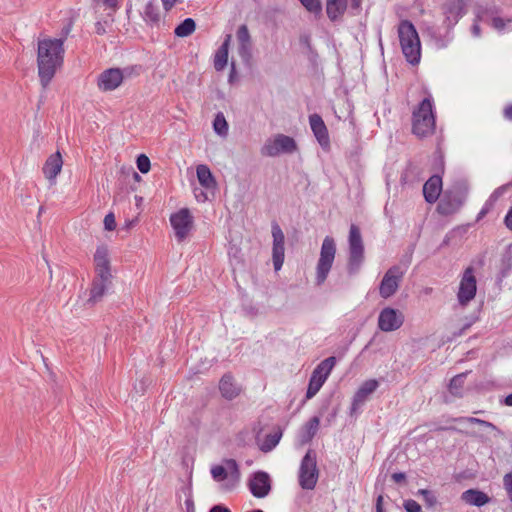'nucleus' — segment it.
<instances>
[{"label":"nucleus","instance_id":"obj_6","mask_svg":"<svg viewBox=\"0 0 512 512\" xmlns=\"http://www.w3.org/2000/svg\"><path fill=\"white\" fill-rule=\"evenodd\" d=\"M298 149L296 141L287 135L276 134L266 140L261 148V154L268 157H276L280 154H292Z\"/></svg>","mask_w":512,"mask_h":512},{"label":"nucleus","instance_id":"obj_29","mask_svg":"<svg viewBox=\"0 0 512 512\" xmlns=\"http://www.w3.org/2000/svg\"><path fill=\"white\" fill-rule=\"evenodd\" d=\"M238 42V52L240 56L246 63H249L252 57V41L250 34H239Z\"/></svg>","mask_w":512,"mask_h":512},{"label":"nucleus","instance_id":"obj_58","mask_svg":"<svg viewBox=\"0 0 512 512\" xmlns=\"http://www.w3.org/2000/svg\"><path fill=\"white\" fill-rule=\"evenodd\" d=\"M178 36H187L188 34H184V33H181V34H177Z\"/></svg>","mask_w":512,"mask_h":512},{"label":"nucleus","instance_id":"obj_36","mask_svg":"<svg viewBox=\"0 0 512 512\" xmlns=\"http://www.w3.org/2000/svg\"><path fill=\"white\" fill-rule=\"evenodd\" d=\"M417 494L423 497L427 507L432 508L437 504V498L432 491L428 489H420Z\"/></svg>","mask_w":512,"mask_h":512},{"label":"nucleus","instance_id":"obj_45","mask_svg":"<svg viewBox=\"0 0 512 512\" xmlns=\"http://www.w3.org/2000/svg\"><path fill=\"white\" fill-rule=\"evenodd\" d=\"M98 5H102L107 9H116L118 7V0H95Z\"/></svg>","mask_w":512,"mask_h":512},{"label":"nucleus","instance_id":"obj_47","mask_svg":"<svg viewBox=\"0 0 512 512\" xmlns=\"http://www.w3.org/2000/svg\"><path fill=\"white\" fill-rule=\"evenodd\" d=\"M383 495H379L376 499V512H384L383 511Z\"/></svg>","mask_w":512,"mask_h":512},{"label":"nucleus","instance_id":"obj_21","mask_svg":"<svg viewBox=\"0 0 512 512\" xmlns=\"http://www.w3.org/2000/svg\"><path fill=\"white\" fill-rule=\"evenodd\" d=\"M219 390L222 397L233 400L240 395L242 389L231 374H224L219 382Z\"/></svg>","mask_w":512,"mask_h":512},{"label":"nucleus","instance_id":"obj_37","mask_svg":"<svg viewBox=\"0 0 512 512\" xmlns=\"http://www.w3.org/2000/svg\"><path fill=\"white\" fill-rule=\"evenodd\" d=\"M196 23L192 18H186L174 30V32H194Z\"/></svg>","mask_w":512,"mask_h":512},{"label":"nucleus","instance_id":"obj_56","mask_svg":"<svg viewBox=\"0 0 512 512\" xmlns=\"http://www.w3.org/2000/svg\"><path fill=\"white\" fill-rule=\"evenodd\" d=\"M301 42L305 43V44H308V37L307 36H304L302 39H301Z\"/></svg>","mask_w":512,"mask_h":512},{"label":"nucleus","instance_id":"obj_3","mask_svg":"<svg viewBox=\"0 0 512 512\" xmlns=\"http://www.w3.org/2000/svg\"><path fill=\"white\" fill-rule=\"evenodd\" d=\"M349 258H348V272L354 274L359 271L364 262V243L360 229L355 224L350 226L349 237Z\"/></svg>","mask_w":512,"mask_h":512},{"label":"nucleus","instance_id":"obj_1","mask_svg":"<svg viewBox=\"0 0 512 512\" xmlns=\"http://www.w3.org/2000/svg\"><path fill=\"white\" fill-rule=\"evenodd\" d=\"M64 38L45 36L38 39L37 67L41 86L45 89L63 64Z\"/></svg>","mask_w":512,"mask_h":512},{"label":"nucleus","instance_id":"obj_14","mask_svg":"<svg viewBox=\"0 0 512 512\" xmlns=\"http://www.w3.org/2000/svg\"><path fill=\"white\" fill-rule=\"evenodd\" d=\"M272 237H273V248H272V258L273 265L276 271H279L284 262L285 256V248L284 241L285 236L277 223L272 224Z\"/></svg>","mask_w":512,"mask_h":512},{"label":"nucleus","instance_id":"obj_8","mask_svg":"<svg viewBox=\"0 0 512 512\" xmlns=\"http://www.w3.org/2000/svg\"><path fill=\"white\" fill-rule=\"evenodd\" d=\"M319 471L316 455L309 450L303 457L299 468V484L303 489L312 490L317 484Z\"/></svg>","mask_w":512,"mask_h":512},{"label":"nucleus","instance_id":"obj_18","mask_svg":"<svg viewBox=\"0 0 512 512\" xmlns=\"http://www.w3.org/2000/svg\"><path fill=\"white\" fill-rule=\"evenodd\" d=\"M249 489L256 498H264L271 490L270 477L266 472H256L249 481Z\"/></svg>","mask_w":512,"mask_h":512},{"label":"nucleus","instance_id":"obj_23","mask_svg":"<svg viewBox=\"0 0 512 512\" xmlns=\"http://www.w3.org/2000/svg\"><path fill=\"white\" fill-rule=\"evenodd\" d=\"M461 499L466 504L476 507H482L490 502V497L478 489H468L464 491L461 495Z\"/></svg>","mask_w":512,"mask_h":512},{"label":"nucleus","instance_id":"obj_51","mask_svg":"<svg viewBox=\"0 0 512 512\" xmlns=\"http://www.w3.org/2000/svg\"><path fill=\"white\" fill-rule=\"evenodd\" d=\"M504 115L507 119L512 120V105L505 108Z\"/></svg>","mask_w":512,"mask_h":512},{"label":"nucleus","instance_id":"obj_28","mask_svg":"<svg viewBox=\"0 0 512 512\" xmlns=\"http://www.w3.org/2000/svg\"><path fill=\"white\" fill-rule=\"evenodd\" d=\"M446 17L449 22L456 23L465 13V3L463 0H453L446 9Z\"/></svg>","mask_w":512,"mask_h":512},{"label":"nucleus","instance_id":"obj_2","mask_svg":"<svg viewBox=\"0 0 512 512\" xmlns=\"http://www.w3.org/2000/svg\"><path fill=\"white\" fill-rule=\"evenodd\" d=\"M435 130V116L432 109V101L423 99L412 112V133L424 138L432 135Z\"/></svg>","mask_w":512,"mask_h":512},{"label":"nucleus","instance_id":"obj_41","mask_svg":"<svg viewBox=\"0 0 512 512\" xmlns=\"http://www.w3.org/2000/svg\"><path fill=\"white\" fill-rule=\"evenodd\" d=\"M503 486L507 492L508 498L512 502V472H509L503 477Z\"/></svg>","mask_w":512,"mask_h":512},{"label":"nucleus","instance_id":"obj_39","mask_svg":"<svg viewBox=\"0 0 512 512\" xmlns=\"http://www.w3.org/2000/svg\"><path fill=\"white\" fill-rule=\"evenodd\" d=\"M301 4L312 13H318L321 11L320 0H300Z\"/></svg>","mask_w":512,"mask_h":512},{"label":"nucleus","instance_id":"obj_16","mask_svg":"<svg viewBox=\"0 0 512 512\" xmlns=\"http://www.w3.org/2000/svg\"><path fill=\"white\" fill-rule=\"evenodd\" d=\"M122 81V71L118 68H109L99 75L97 85L101 91L108 92L118 88Z\"/></svg>","mask_w":512,"mask_h":512},{"label":"nucleus","instance_id":"obj_15","mask_svg":"<svg viewBox=\"0 0 512 512\" xmlns=\"http://www.w3.org/2000/svg\"><path fill=\"white\" fill-rule=\"evenodd\" d=\"M95 278L112 280L111 264L106 246H99L94 254Z\"/></svg>","mask_w":512,"mask_h":512},{"label":"nucleus","instance_id":"obj_52","mask_svg":"<svg viewBox=\"0 0 512 512\" xmlns=\"http://www.w3.org/2000/svg\"><path fill=\"white\" fill-rule=\"evenodd\" d=\"M504 402L507 406H512V393L505 398Z\"/></svg>","mask_w":512,"mask_h":512},{"label":"nucleus","instance_id":"obj_49","mask_svg":"<svg viewBox=\"0 0 512 512\" xmlns=\"http://www.w3.org/2000/svg\"><path fill=\"white\" fill-rule=\"evenodd\" d=\"M505 224L510 230H512V208L508 211L505 217Z\"/></svg>","mask_w":512,"mask_h":512},{"label":"nucleus","instance_id":"obj_26","mask_svg":"<svg viewBox=\"0 0 512 512\" xmlns=\"http://www.w3.org/2000/svg\"><path fill=\"white\" fill-rule=\"evenodd\" d=\"M197 179L199 183L206 189H211L216 186V181L212 175L211 170L207 165L201 164L196 168Z\"/></svg>","mask_w":512,"mask_h":512},{"label":"nucleus","instance_id":"obj_55","mask_svg":"<svg viewBox=\"0 0 512 512\" xmlns=\"http://www.w3.org/2000/svg\"><path fill=\"white\" fill-rule=\"evenodd\" d=\"M71 29H72V27L69 25L67 27H64L62 32L68 33Z\"/></svg>","mask_w":512,"mask_h":512},{"label":"nucleus","instance_id":"obj_38","mask_svg":"<svg viewBox=\"0 0 512 512\" xmlns=\"http://www.w3.org/2000/svg\"><path fill=\"white\" fill-rule=\"evenodd\" d=\"M511 20H504L500 17H493L491 19V28L496 30L510 29Z\"/></svg>","mask_w":512,"mask_h":512},{"label":"nucleus","instance_id":"obj_40","mask_svg":"<svg viewBox=\"0 0 512 512\" xmlns=\"http://www.w3.org/2000/svg\"><path fill=\"white\" fill-rule=\"evenodd\" d=\"M136 163H137V168L139 169V171L141 173L145 174V173L149 172L150 160L146 155H144V154L139 155Z\"/></svg>","mask_w":512,"mask_h":512},{"label":"nucleus","instance_id":"obj_19","mask_svg":"<svg viewBox=\"0 0 512 512\" xmlns=\"http://www.w3.org/2000/svg\"><path fill=\"white\" fill-rule=\"evenodd\" d=\"M378 386L379 383L375 379H369L363 382L353 397L351 411L356 412L359 408H361L366 400L370 397V395L376 391Z\"/></svg>","mask_w":512,"mask_h":512},{"label":"nucleus","instance_id":"obj_7","mask_svg":"<svg viewBox=\"0 0 512 512\" xmlns=\"http://www.w3.org/2000/svg\"><path fill=\"white\" fill-rule=\"evenodd\" d=\"M336 364V358L334 356L328 357L321 361L314 371L309 380L306 398L311 399L314 397L318 391L321 389L328 376L330 375L332 369Z\"/></svg>","mask_w":512,"mask_h":512},{"label":"nucleus","instance_id":"obj_11","mask_svg":"<svg viewBox=\"0 0 512 512\" xmlns=\"http://www.w3.org/2000/svg\"><path fill=\"white\" fill-rule=\"evenodd\" d=\"M399 39L406 60L412 65L418 64L421 57L419 34H399Z\"/></svg>","mask_w":512,"mask_h":512},{"label":"nucleus","instance_id":"obj_4","mask_svg":"<svg viewBox=\"0 0 512 512\" xmlns=\"http://www.w3.org/2000/svg\"><path fill=\"white\" fill-rule=\"evenodd\" d=\"M336 255V244L332 237L326 236L320 249V257L316 265V283L323 284L332 268Z\"/></svg>","mask_w":512,"mask_h":512},{"label":"nucleus","instance_id":"obj_13","mask_svg":"<svg viewBox=\"0 0 512 512\" xmlns=\"http://www.w3.org/2000/svg\"><path fill=\"white\" fill-rule=\"evenodd\" d=\"M404 323L402 312L394 308H384L378 318V326L384 332H391L399 329Z\"/></svg>","mask_w":512,"mask_h":512},{"label":"nucleus","instance_id":"obj_57","mask_svg":"<svg viewBox=\"0 0 512 512\" xmlns=\"http://www.w3.org/2000/svg\"><path fill=\"white\" fill-rule=\"evenodd\" d=\"M234 69H235V66H234V64L232 63V72H231L230 78L232 77V73L234 72Z\"/></svg>","mask_w":512,"mask_h":512},{"label":"nucleus","instance_id":"obj_43","mask_svg":"<svg viewBox=\"0 0 512 512\" xmlns=\"http://www.w3.org/2000/svg\"><path fill=\"white\" fill-rule=\"evenodd\" d=\"M404 508L407 512H421V506L414 500L405 501Z\"/></svg>","mask_w":512,"mask_h":512},{"label":"nucleus","instance_id":"obj_27","mask_svg":"<svg viewBox=\"0 0 512 512\" xmlns=\"http://www.w3.org/2000/svg\"><path fill=\"white\" fill-rule=\"evenodd\" d=\"M231 35L229 34L223 44L217 50L214 57V67L217 71H221L225 68L228 61V46Z\"/></svg>","mask_w":512,"mask_h":512},{"label":"nucleus","instance_id":"obj_10","mask_svg":"<svg viewBox=\"0 0 512 512\" xmlns=\"http://www.w3.org/2000/svg\"><path fill=\"white\" fill-rule=\"evenodd\" d=\"M170 223L178 241H183L193 226V217L189 209L182 208L170 216Z\"/></svg>","mask_w":512,"mask_h":512},{"label":"nucleus","instance_id":"obj_25","mask_svg":"<svg viewBox=\"0 0 512 512\" xmlns=\"http://www.w3.org/2000/svg\"><path fill=\"white\" fill-rule=\"evenodd\" d=\"M347 8V0H326V12L331 20L340 18Z\"/></svg>","mask_w":512,"mask_h":512},{"label":"nucleus","instance_id":"obj_24","mask_svg":"<svg viewBox=\"0 0 512 512\" xmlns=\"http://www.w3.org/2000/svg\"><path fill=\"white\" fill-rule=\"evenodd\" d=\"M111 283L112 280L94 278L88 303L95 304L100 301L109 289Z\"/></svg>","mask_w":512,"mask_h":512},{"label":"nucleus","instance_id":"obj_46","mask_svg":"<svg viewBox=\"0 0 512 512\" xmlns=\"http://www.w3.org/2000/svg\"><path fill=\"white\" fill-rule=\"evenodd\" d=\"M392 479L394 480V482L400 483L406 479V476L404 473H401V472L394 473V474H392Z\"/></svg>","mask_w":512,"mask_h":512},{"label":"nucleus","instance_id":"obj_20","mask_svg":"<svg viewBox=\"0 0 512 512\" xmlns=\"http://www.w3.org/2000/svg\"><path fill=\"white\" fill-rule=\"evenodd\" d=\"M62 166H63V160H62L61 153L59 151H57L54 154H51L47 158V160L42 168L45 178L48 181H50L52 184H54L56 177L59 175V173L62 170Z\"/></svg>","mask_w":512,"mask_h":512},{"label":"nucleus","instance_id":"obj_12","mask_svg":"<svg viewBox=\"0 0 512 512\" xmlns=\"http://www.w3.org/2000/svg\"><path fill=\"white\" fill-rule=\"evenodd\" d=\"M477 284L476 277L474 275V271L472 267H468L461 278L459 291H458V301L461 305H466L470 302L476 294Z\"/></svg>","mask_w":512,"mask_h":512},{"label":"nucleus","instance_id":"obj_44","mask_svg":"<svg viewBox=\"0 0 512 512\" xmlns=\"http://www.w3.org/2000/svg\"><path fill=\"white\" fill-rule=\"evenodd\" d=\"M398 32H416V29L410 21L405 20L399 24Z\"/></svg>","mask_w":512,"mask_h":512},{"label":"nucleus","instance_id":"obj_48","mask_svg":"<svg viewBox=\"0 0 512 512\" xmlns=\"http://www.w3.org/2000/svg\"><path fill=\"white\" fill-rule=\"evenodd\" d=\"M179 0H162L163 6L166 10H170Z\"/></svg>","mask_w":512,"mask_h":512},{"label":"nucleus","instance_id":"obj_50","mask_svg":"<svg viewBox=\"0 0 512 512\" xmlns=\"http://www.w3.org/2000/svg\"><path fill=\"white\" fill-rule=\"evenodd\" d=\"M210 512H231V511L224 506L216 505L211 508Z\"/></svg>","mask_w":512,"mask_h":512},{"label":"nucleus","instance_id":"obj_30","mask_svg":"<svg viewBox=\"0 0 512 512\" xmlns=\"http://www.w3.org/2000/svg\"><path fill=\"white\" fill-rule=\"evenodd\" d=\"M461 200L458 199V198H453V199H450V198H447V196L445 195L439 205H438V211L443 214V215H449V214H452L454 212H456L459 207L461 206Z\"/></svg>","mask_w":512,"mask_h":512},{"label":"nucleus","instance_id":"obj_31","mask_svg":"<svg viewBox=\"0 0 512 512\" xmlns=\"http://www.w3.org/2000/svg\"><path fill=\"white\" fill-rule=\"evenodd\" d=\"M282 437V432L278 430L277 432L266 435L265 439L260 445V449L263 452L272 451L279 443Z\"/></svg>","mask_w":512,"mask_h":512},{"label":"nucleus","instance_id":"obj_35","mask_svg":"<svg viewBox=\"0 0 512 512\" xmlns=\"http://www.w3.org/2000/svg\"><path fill=\"white\" fill-rule=\"evenodd\" d=\"M464 374H459L453 377L449 384V390L453 395H460V390L464 383Z\"/></svg>","mask_w":512,"mask_h":512},{"label":"nucleus","instance_id":"obj_53","mask_svg":"<svg viewBox=\"0 0 512 512\" xmlns=\"http://www.w3.org/2000/svg\"><path fill=\"white\" fill-rule=\"evenodd\" d=\"M238 32H240V33L248 32L247 27L245 25L240 26L238 29Z\"/></svg>","mask_w":512,"mask_h":512},{"label":"nucleus","instance_id":"obj_5","mask_svg":"<svg viewBox=\"0 0 512 512\" xmlns=\"http://www.w3.org/2000/svg\"><path fill=\"white\" fill-rule=\"evenodd\" d=\"M226 467L215 465L211 468L212 478L217 482H224L222 489L231 491L236 487L240 480V471L237 462L234 459L225 460Z\"/></svg>","mask_w":512,"mask_h":512},{"label":"nucleus","instance_id":"obj_22","mask_svg":"<svg viewBox=\"0 0 512 512\" xmlns=\"http://www.w3.org/2000/svg\"><path fill=\"white\" fill-rule=\"evenodd\" d=\"M442 190V179L438 175L431 176L423 186V195L425 200L432 204L435 203Z\"/></svg>","mask_w":512,"mask_h":512},{"label":"nucleus","instance_id":"obj_34","mask_svg":"<svg viewBox=\"0 0 512 512\" xmlns=\"http://www.w3.org/2000/svg\"><path fill=\"white\" fill-rule=\"evenodd\" d=\"M319 424H320V419L318 417H316V416L311 418L306 423V425H305V433H304V436H303V439L305 441H309V440H311L315 436V434H316V432H317V430L319 428Z\"/></svg>","mask_w":512,"mask_h":512},{"label":"nucleus","instance_id":"obj_54","mask_svg":"<svg viewBox=\"0 0 512 512\" xmlns=\"http://www.w3.org/2000/svg\"><path fill=\"white\" fill-rule=\"evenodd\" d=\"M400 181L402 184H405L407 182V176L405 174L401 175Z\"/></svg>","mask_w":512,"mask_h":512},{"label":"nucleus","instance_id":"obj_9","mask_svg":"<svg viewBox=\"0 0 512 512\" xmlns=\"http://www.w3.org/2000/svg\"><path fill=\"white\" fill-rule=\"evenodd\" d=\"M404 271L400 266H392L384 274L379 285V294L382 298L387 299L393 296L402 282Z\"/></svg>","mask_w":512,"mask_h":512},{"label":"nucleus","instance_id":"obj_32","mask_svg":"<svg viewBox=\"0 0 512 512\" xmlns=\"http://www.w3.org/2000/svg\"><path fill=\"white\" fill-rule=\"evenodd\" d=\"M214 131L222 137L228 134V123L222 113H218L213 121Z\"/></svg>","mask_w":512,"mask_h":512},{"label":"nucleus","instance_id":"obj_42","mask_svg":"<svg viewBox=\"0 0 512 512\" xmlns=\"http://www.w3.org/2000/svg\"><path fill=\"white\" fill-rule=\"evenodd\" d=\"M104 227L108 231H113L116 228V221L113 213H109L105 216Z\"/></svg>","mask_w":512,"mask_h":512},{"label":"nucleus","instance_id":"obj_33","mask_svg":"<svg viewBox=\"0 0 512 512\" xmlns=\"http://www.w3.org/2000/svg\"><path fill=\"white\" fill-rule=\"evenodd\" d=\"M454 421L468 422L470 424H477V425L481 426L482 428H484L486 430H490V431L497 430V427L493 423L479 419V418H475V417H460V418H455Z\"/></svg>","mask_w":512,"mask_h":512},{"label":"nucleus","instance_id":"obj_17","mask_svg":"<svg viewBox=\"0 0 512 512\" xmlns=\"http://www.w3.org/2000/svg\"><path fill=\"white\" fill-rule=\"evenodd\" d=\"M309 124L311 130L319 143V145L326 151L330 149V137L328 129L319 114H311L309 116Z\"/></svg>","mask_w":512,"mask_h":512}]
</instances>
